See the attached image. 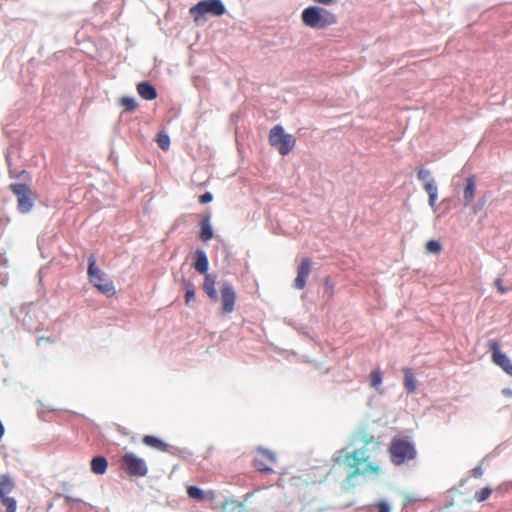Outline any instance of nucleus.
Returning a JSON list of instances; mask_svg holds the SVG:
<instances>
[{"instance_id": "bb28decb", "label": "nucleus", "mask_w": 512, "mask_h": 512, "mask_svg": "<svg viewBox=\"0 0 512 512\" xmlns=\"http://www.w3.org/2000/svg\"><path fill=\"white\" fill-rule=\"evenodd\" d=\"M371 386L378 389L382 383V374L380 370H374L370 373Z\"/></svg>"}, {"instance_id": "20e7f679", "label": "nucleus", "mask_w": 512, "mask_h": 512, "mask_svg": "<svg viewBox=\"0 0 512 512\" xmlns=\"http://www.w3.org/2000/svg\"><path fill=\"white\" fill-rule=\"evenodd\" d=\"M88 276L90 282L104 295L111 297L115 294V287L106 274L96 267V258L91 255L88 259Z\"/></svg>"}, {"instance_id": "e433bc0d", "label": "nucleus", "mask_w": 512, "mask_h": 512, "mask_svg": "<svg viewBox=\"0 0 512 512\" xmlns=\"http://www.w3.org/2000/svg\"><path fill=\"white\" fill-rule=\"evenodd\" d=\"M474 476L478 477L482 475V469L480 467L474 469Z\"/></svg>"}, {"instance_id": "f257e3e1", "label": "nucleus", "mask_w": 512, "mask_h": 512, "mask_svg": "<svg viewBox=\"0 0 512 512\" xmlns=\"http://www.w3.org/2000/svg\"><path fill=\"white\" fill-rule=\"evenodd\" d=\"M333 468L345 467L349 470L345 478V486L352 485V480L363 475H379L382 473L380 463L374 461L367 448H358L353 452L340 449L332 458Z\"/></svg>"}, {"instance_id": "ddd939ff", "label": "nucleus", "mask_w": 512, "mask_h": 512, "mask_svg": "<svg viewBox=\"0 0 512 512\" xmlns=\"http://www.w3.org/2000/svg\"><path fill=\"white\" fill-rule=\"evenodd\" d=\"M312 267V262L309 258H304L300 262L297 270V276L294 280V287L302 290L306 286V281L308 276L310 275Z\"/></svg>"}, {"instance_id": "2eb2a0df", "label": "nucleus", "mask_w": 512, "mask_h": 512, "mask_svg": "<svg viewBox=\"0 0 512 512\" xmlns=\"http://www.w3.org/2000/svg\"><path fill=\"white\" fill-rule=\"evenodd\" d=\"M476 193V181L474 176H469L465 180V186L463 189V200L464 205L469 206L473 201Z\"/></svg>"}, {"instance_id": "aec40b11", "label": "nucleus", "mask_w": 512, "mask_h": 512, "mask_svg": "<svg viewBox=\"0 0 512 512\" xmlns=\"http://www.w3.org/2000/svg\"><path fill=\"white\" fill-rule=\"evenodd\" d=\"M424 190L428 194L429 205L435 211L436 201L438 198V188L433 179H431L429 182L424 183Z\"/></svg>"}, {"instance_id": "f03ea898", "label": "nucleus", "mask_w": 512, "mask_h": 512, "mask_svg": "<svg viewBox=\"0 0 512 512\" xmlns=\"http://www.w3.org/2000/svg\"><path fill=\"white\" fill-rule=\"evenodd\" d=\"M301 20L303 24L312 29H326L337 23V16L319 6H309L302 11Z\"/></svg>"}, {"instance_id": "39448f33", "label": "nucleus", "mask_w": 512, "mask_h": 512, "mask_svg": "<svg viewBox=\"0 0 512 512\" xmlns=\"http://www.w3.org/2000/svg\"><path fill=\"white\" fill-rule=\"evenodd\" d=\"M119 468L130 477H145L149 472L146 461L133 452H126L121 456Z\"/></svg>"}, {"instance_id": "9b49d317", "label": "nucleus", "mask_w": 512, "mask_h": 512, "mask_svg": "<svg viewBox=\"0 0 512 512\" xmlns=\"http://www.w3.org/2000/svg\"><path fill=\"white\" fill-rule=\"evenodd\" d=\"M488 346L489 350L492 352L493 362L500 366L508 375L512 376V363L510 359L500 351L499 342L491 340Z\"/></svg>"}, {"instance_id": "393cba45", "label": "nucleus", "mask_w": 512, "mask_h": 512, "mask_svg": "<svg viewBox=\"0 0 512 512\" xmlns=\"http://www.w3.org/2000/svg\"><path fill=\"white\" fill-rule=\"evenodd\" d=\"M121 106L125 111H134L137 108V103L132 97H122L120 100Z\"/></svg>"}, {"instance_id": "f704fd0d", "label": "nucleus", "mask_w": 512, "mask_h": 512, "mask_svg": "<svg viewBox=\"0 0 512 512\" xmlns=\"http://www.w3.org/2000/svg\"><path fill=\"white\" fill-rule=\"evenodd\" d=\"M316 3H320L323 5H330L334 2V0H313Z\"/></svg>"}, {"instance_id": "7ed1b4c3", "label": "nucleus", "mask_w": 512, "mask_h": 512, "mask_svg": "<svg viewBox=\"0 0 512 512\" xmlns=\"http://www.w3.org/2000/svg\"><path fill=\"white\" fill-rule=\"evenodd\" d=\"M391 462L400 466L414 460L417 456L415 445L408 437L396 436L391 440L388 448Z\"/></svg>"}, {"instance_id": "4c0bfd02", "label": "nucleus", "mask_w": 512, "mask_h": 512, "mask_svg": "<svg viewBox=\"0 0 512 512\" xmlns=\"http://www.w3.org/2000/svg\"><path fill=\"white\" fill-rule=\"evenodd\" d=\"M65 499L67 502H80L81 501L80 499H74L70 496H65Z\"/></svg>"}, {"instance_id": "6ab92c4d", "label": "nucleus", "mask_w": 512, "mask_h": 512, "mask_svg": "<svg viewBox=\"0 0 512 512\" xmlns=\"http://www.w3.org/2000/svg\"><path fill=\"white\" fill-rule=\"evenodd\" d=\"M404 374L403 385L408 393L415 392L417 388V380L411 368L405 367L402 369Z\"/></svg>"}, {"instance_id": "4be33fe9", "label": "nucleus", "mask_w": 512, "mask_h": 512, "mask_svg": "<svg viewBox=\"0 0 512 512\" xmlns=\"http://www.w3.org/2000/svg\"><path fill=\"white\" fill-rule=\"evenodd\" d=\"M196 261L194 263V268L197 272L201 274H207L208 270V259L204 251L198 250L196 252Z\"/></svg>"}, {"instance_id": "c9c22d12", "label": "nucleus", "mask_w": 512, "mask_h": 512, "mask_svg": "<svg viewBox=\"0 0 512 512\" xmlns=\"http://www.w3.org/2000/svg\"><path fill=\"white\" fill-rule=\"evenodd\" d=\"M363 442H364L365 444H369V443H371V442H375V441H374V437H373V436H365V437H363Z\"/></svg>"}, {"instance_id": "b1692460", "label": "nucleus", "mask_w": 512, "mask_h": 512, "mask_svg": "<svg viewBox=\"0 0 512 512\" xmlns=\"http://www.w3.org/2000/svg\"><path fill=\"white\" fill-rule=\"evenodd\" d=\"M200 239L203 241V242H207L209 241L212 237H213V230H212V227L210 225V220H209V217H206L205 219H203L200 223Z\"/></svg>"}, {"instance_id": "5701e85b", "label": "nucleus", "mask_w": 512, "mask_h": 512, "mask_svg": "<svg viewBox=\"0 0 512 512\" xmlns=\"http://www.w3.org/2000/svg\"><path fill=\"white\" fill-rule=\"evenodd\" d=\"M220 512H245V506L237 500L227 499L222 503Z\"/></svg>"}, {"instance_id": "c85d7f7f", "label": "nucleus", "mask_w": 512, "mask_h": 512, "mask_svg": "<svg viewBox=\"0 0 512 512\" xmlns=\"http://www.w3.org/2000/svg\"><path fill=\"white\" fill-rule=\"evenodd\" d=\"M426 250L428 253L439 254L442 251V246L436 240H429L426 243Z\"/></svg>"}, {"instance_id": "2f4dec72", "label": "nucleus", "mask_w": 512, "mask_h": 512, "mask_svg": "<svg viewBox=\"0 0 512 512\" xmlns=\"http://www.w3.org/2000/svg\"><path fill=\"white\" fill-rule=\"evenodd\" d=\"M213 200V196L210 192H205L199 197V202L202 204L209 203Z\"/></svg>"}, {"instance_id": "a211bd4d", "label": "nucleus", "mask_w": 512, "mask_h": 512, "mask_svg": "<svg viewBox=\"0 0 512 512\" xmlns=\"http://www.w3.org/2000/svg\"><path fill=\"white\" fill-rule=\"evenodd\" d=\"M137 92L145 100H154L157 97L156 89L148 82H140L137 85Z\"/></svg>"}, {"instance_id": "4468645a", "label": "nucleus", "mask_w": 512, "mask_h": 512, "mask_svg": "<svg viewBox=\"0 0 512 512\" xmlns=\"http://www.w3.org/2000/svg\"><path fill=\"white\" fill-rule=\"evenodd\" d=\"M187 495L189 498L197 500V501H207V502H215L217 495L213 490H202L197 486H188L187 487Z\"/></svg>"}, {"instance_id": "c756f323", "label": "nucleus", "mask_w": 512, "mask_h": 512, "mask_svg": "<svg viewBox=\"0 0 512 512\" xmlns=\"http://www.w3.org/2000/svg\"><path fill=\"white\" fill-rule=\"evenodd\" d=\"M195 299V288L192 283H186L185 285V303L190 304Z\"/></svg>"}, {"instance_id": "1a4fd4ad", "label": "nucleus", "mask_w": 512, "mask_h": 512, "mask_svg": "<svg viewBox=\"0 0 512 512\" xmlns=\"http://www.w3.org/2000/svg\"><path fill=\"white\" fill-rule=\"evenodd\" d=\"M15 488V481L10 475H0V502L6 508V512H16L17 510L16 499L9 496Z\"/></svg>"}, {"instance_id": "9d476101", "label": "nucleus", "mask_w": 512, "mask_h": 512, "mask_svg": "<svg viewBox=\"0 0 512 512\" xmlns=\"http://www.w3.org/2000/svg\"><path fill=\"white\" fill-rule=\"evenodd\" d=\"M256 451L257 456L253 461V466L256 468V470L263 473L274 472V466L276 465L277 461L276 455L272 451L262 447H258Z\"/></svg>"}, {"instance_id": "0eeeda50", "label": "nucleus", "mask_w": 512, "mask_h": 512, "mask_svg": "<svg viewBox=\"0 0 512 512\" xmlns=\"http://www.w3.org/2000/svg\"><path fill=\"white\" fill-rule=\"evenodd\" d=\"M225 12V6L220 0H202L189 9V13L195 22H198L207 14L221 16Z\"/></svg>"}, {"instance_id": "412c9836", "label": "nucleus", "mask_w": 512, "mask_h": 512, "mask_svg": "<svg viewBox=\"0 0 512 512\" xmlns=\"http://www.w3.org/2000/svg\"><path fill=\"white\" fill-rule=\"evenodd\" d=\"M108 462L103 456L93 457L91 460V471L97 475H103L107 471Z\"/></svg>"}, {"instance_id": "6e6552de", "label": "nucleus", "mask_w": 512, "mask_h": 512, "mask_svg": "<svg viewBox=\"0 0 512 512\" xmlns=\"http://www.w3.org/2000/svg\"><path fill=\"white\" fill-rule=\"evenodd\" d=\"M10 190L17 197L18 211L23 214L28 213L32 209L36 198L30 187L25 183H13L10 185Z\"/></svg>"}, {"instance_id": "f8f14e48", "label": "nucleus", "mask_w": 512, "mask_h": 512, "mask_svg": "<svg viewBox=\"0 0 512 512\" xmlns=\"http://www.w3.org/2000/svg\"><path fill=\"white\" fill-rule=\"evenodd\" d=\"M236 292L229 282H224L221 286L222 313L229 314L235 309Z\"/></svg>"}, {"instance_id": "473e14b6", "label": "nucleus", "mask_w": 512, "mask_h": 512, "mask_svg": "<svg viewBox=\"0 0 512 512\" xmlns=\"http://www.w3.org/2000/svg\"><path fill=\"white\" fill-rule=\"evenodd\" d=\"M378 511L379 512H390V506L389 504L382 500L377 503Z\"/></svg>"}, {"instance_id": "dca6fc26", "label": "nucleus", "mask_w": 512, "mask_h": 512, "mask_svg": "<svg viewBox=\"0 0 512 512\" xmlns=\"http://www.w3.org/2000/svg\"><path fill=\"white\" fill-rule=\"evenodd\" d=\"M216 276L212 274H206L203 283V290L207 296L214 302L218 300V294L215 289Z\"/></svg>"}, {"instance_id": "cd10ccee", "label": "nucleus", "mask_w": 512, "mask_h": 512, "mask_svg": "<svg viewBox=\"0 0 512 512\" xmlns=\"http://www.w3.org/2000/svg\"><path fill=\"white\" fill-rule=\"evenodd\" d=\"M157 144L162 150H168L170 146V138L165 133H159L157 135Z\"/></svg>"}, {"instance_id": "7c9ffc66", "label": "nucleus", "mask_w": 512, "mask_h": 512, "mask_svg": "<svg viewBox=\"0 0 512 512\" xmlns=\"http://www.w3.org/2000/svg\"><path fill=\"white\" fill-rule=\"evenodd\" d=\"M417 178L425 183L429 182L428 179L431 178V172L428 169L421 168L417 172Z\"/></svg>"}, {"instance_id": "f3484780", "label": "nucleus", "mask_w": 512, "mask_h": 512, "mask_svg": "<svg viewBox=\"0 0 512 512\" xmlns=\"http://www.w3.org/2000/svg\"><path fill=\"white\" fill-rule=\"evenodd\" d=\"M142 442L145 445H147L157 451H160V452H167L169 449V445L167 443H165L162 439H160L156 436H153V435H145L142 438Z\"/></svg>"}, {"instance_id": "423d86ee", "label": "nucleus", "mask_w": 512, "mask_h": 512, "mask_svg": "<svg viewBox=\"0 0 512 512\" xmlns=\"http://www.w3.org/2000/svg\"><path fill=\"white\" fill-rule=\"evenodd\" d=\"M269 143L284 156L293 150L296 139L291 134H286L281 125H276L270 130Z\"/></svg>"}, {"instance_id": "a878e982", "label": "nucleus", "mask_w": 512, "mask_h": 512, "mask_svg": "<svg viewBox=\"0 0 512 512\" xmlns=\"http://www.w3.org/2000/svg\"><path fill=\"white\" fill-rule=\"evenodd\" d=\"M491 493H492L491 488H489V487L481 488L480 490L475 492L474 499L477 502H483L490 497Z\"/></svg>"}, {"instance_id": "72a5a7b5", "label": "nucleus", "mask_w": 512, "mask_h": 512, "mask_svg": "<svg viewBox=\"0 0 512 512\" xmlns=\"http://www.w3.org/2000/svg\"><path fill=\"white\" fill-rule=\"evenodd\" d=\"M495 286L499 293L504 294L508 291V288L502 285V280L500 278H497L495 280Z\"/></svg>"}]
</instances>
